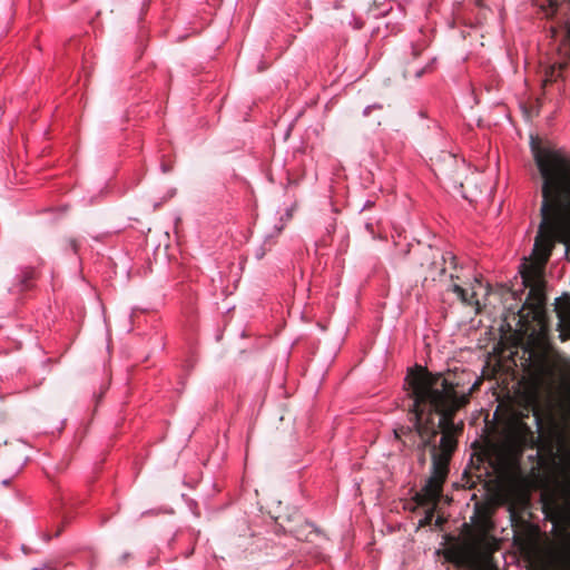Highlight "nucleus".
<instances>
[{
    "label": "nucleus",
    "instance_id": "nucleus-1",
    "mask_svg": "<svg viewBox=\"0 0 570 570\" xmlns=\"http://www.w3.org/2000/svg\"><path fill=\"white\" fill-rule=\"evenodd\" d=\"M405 380L412 399L409 421L414 424L417 438L414 449L420 452L430 450L432 459L430 476L414 500L422 507L436 505L458 448V438L463 433L464 423H455L454 416L468 404V397H458L451 383L420 365L409 370Z\"/></svg>",
    "mask_w": 570,
    "mask_h": 570
},
{
    "label": "nucleus",
    "instance_id": "nucleus-2",
    "mask_svg": "<svg viewBox=\"0 0 570 570\" xmlns=\"http://www.w3.org/2000/svg\"><path fill=\"white\" fill-rule=\"evenodd\" d=\"M559 440L564 451L560 468L559 500H554L549 505V517L559 530V547L556 557L558 570H570V450L567 448L566 436L561 432Z\"/></svg>",
    "mask_w": 570,
    "mask_h": 570
},
{
    "label": "nucleus",
    "instance_id": "nucleus-3",
    "mask_svg": "<svg viewBox=\"0 0 570 570\" xmlns=\"http://www.w3.org/2000/svg\"><path fill=\"white\" fill-rule=\"evenodd\" d=\"M532 366L541 383L553 387L567 385L570 381V360L561 354L550 342L542 341L531 354Z\"/></svg>",
    "mask_w": 570,
    "mask_h": 570
},
{
    "label": "nucleus",
    "instance_id": "nucleus-4",
    "mask_svg": "<svg viewBox=\"0 0 570 570\" xmlns=\"http://www.w3.org/2000/svg\"><path fill=\"white\" fill-rule=\"evenodd\" d=\"M538 438L522 417L512 419L503 431L501 452L509 461L518 462L527 449H534Z\"/></svg>",
    "mask_w": 570,
    "mask_h": 570
},
{
    "label": "nucleus",
    "instance_id": "nucleus-5",
    "mask_svg": "<svg viewBox=\"0 0 570 570\" xmlns=\"http://www.w3.org/2000/svg\"><path fill=\"white\" fill-rule=\"evenodd\" d=\"M435 175L448 186L461 194V196L470 202L473 200V195H469L464 190V173L465 166L454 155L443 153L434 161L433 168Z\"/></svg>",
    "mask_w": 570,
    "mask_h": 570
},
{
    "label": "nucleus",
    "instance_id": "nucleus-6",
    "mask_svg": "<svg viewBox=\"0 0 570 570\" xmlns=\"http://www.w3.org/2000/svg\"><path fill=\"white\" fill-rule=\"evenodd\" d=\"M276 523L284 532L293 534L298 540H307L308 535L305 534L304 530L305 528L312 527L303 520L298 512L288 515H278Z\"/></svg>",
    "mask_w": 570,
    "mask_h": 570
},
{
    "label": "nucleus",
    "instance_id": "nucleus-7",
    "mask_svg": "<svg viewBox=\"0 0 570 570\" xmlns=\"http://www.w3.org/2000/svg\"><path fill=\"white\" fill-rule=\"evenodd\" d=\"M448 560L455 563L458 567L468 568V570H498L497 567L490 563H475L464 549L449 551Z\"/></svg>",
    "mask_w": 570,
    "mask_h": 570
},
{
    "label": "nucleus",
    "instance_id": "nucleus-8",
    "mask_svg": "<svg viewBox=\"0 0 570 570\" xmlns=\"http://www.w3.org/2000/svg\"><path fill=\"white\" fill-rule=\"evenodd\" d=\"M558 324L557 330L559 332V338L562 342L570 340V302H566L556 307Z\"/></svg>",
    "mask_w": 570,
    "mask_h": 570
},
{
    "label": "nucleus",
    "instance_id": "nucleus-9",
    "mask_svg": "<svg viewBox=\"0 0 570 570\" xmlns=\"http://www.w3.org/2000/svg\"><path fill=\"white\" fill-rule=\"evenodd\" d=\"M394 438L402 442L403 446L414 449L416 445V431L414 424L411 425H399L393 430Z\"/></svg>",
    "mask_w": 570,
    "mask_h": 570
},
{
    "label": "nucleus",
    "instance_id": "nucleus-10",
    "mask_svg": "<svg viewBox=\"0 0 570 570\" xmlns=\"http://www.w3.org/2000/svg\"><path fill=\"white\" fill-rule=\"evenodd\" d=\"M434 376H438L440 375L443 380H446L449 383L452 384V389H453V392L454 394L458 396V397H463V396H466L468 397V403L470 402V395L472 393H474L476 390H479V386L481 385V380L478 379L473 384L472 386L470 387L469 392L468 393H464V392H460L458 389L461 386V382L459 380H456V376L455 375H448V376H444L443 374L441 373H436V374H433Z\"/></svg>",
    "mask_w": 570,
    "mask_h": 570
},
{
    "label": "nucleus",
    "instance_id": "nucleus-11",
    "mask_svg": "<svg viewBox=\"0 0 570 570\" xmlns=\"http://www.w3.org/2000/svg\"><path fill=\"white\" fill-rule=\"evenodd\" d=\"M451 289H452V292H454L458 295L459 299L463 304L469 305V306H472L474 304L479 305V302L476 299L474 301V297H475L474 293L471 296H469L466 291L458 284H453Z\"/></svg>",
    "mask_w": 570,
    "mask_h": 570
},
{
    "label": "nucleus",
    "instance_id": "nucleus-12",
    "mask_svg": "<svg viewBox=\"0 0 570 570\" xmlns=\"http://www.w3.org/2000/svg\"><path fill=\"white\" fill-rule=\"evenodd\" d=\"M33 278V271L28 269L23 273L22 284L28 288V282Z\"/></svg>",
    "mask_w": 570,
    "mask_h": 570
},
{
    "label": "nucleus",
    "instance_id": "nucleus-13",
    "mask_svg": "<svg viewBox=\"0 0 570 570\" xmlns=\"http://www.w3.org/2000/svg\"><path fill=\"white\" fill-rule=\"evenodd\" d=\"M493 541H494V539H493V538H491V537L483 535V537L481 538V543H482V546H484V548H487L488 550H491V549H492L490 546H491V543H492Z\"/></svg>",
    "mask_w": 570,
    "mask_h": 570
},
{
    "label": "nucleus",
    "instance_id": "nucleus-14",
    "mask_svg": "<svg viewBox=\"0 0 570 570\" xmlns=\"http://www.w3.org/2000/svg\"><path fill=\"white\" fill-rule=\"evenodd\" d=\"M32 570H56L52 563H43L40 567H36Z\"/></svg>",
    "mask_w": 570,
    "mask_h": 570
},
{
    "label": "nucleus",
    "instance_id": "nucleus-15",
    "mask_svg": "<svg viewBox=\"0 0 570 570\" xmlns=\"http://www.w3.org/2000/svg\"><path fill=\"white\" fill-rule=\"evenodd\" d=\"M365 228H366V230H367V232H368V233L374 237L375 232H374V226H373V224H372V223H366Z\"/></svg>",
    "mask_w": 570,
    "mask_h": 570
},
{
    "label": "nucleus",
    "instance_id": "nucleus-16",
    "mask_svg": "<svg viewBox=\"0 0 570 570\" xmlns=\"http://www.w3.org/2000/svg\"><path fill=\"white\" fill-rule=\"evenodd\" d=\"M69 245L73 249V252H77L78 244H77L76 239H73V238L69 239Z\"/></svg>",
    "mask_w": 570,
    "mask_h": 570
},
{
    "label": "nucleus",
    "instance_id": "nucleus-17",
    "mask_svg": "<svg viewBox=\"0 0 570 570\" xmlns=\"http://www.w3.org/2000/svg\"><path fill=\"white\" fill-rule=\"evenodd\" d=\"M424 71H425L424 68H420V69L414 70V77L415 78H420L424 73Z\"/></svg>",
    "mask_w": 570,
    "mask_h": 570
},
{
    "label": "nucleus",
    "instance_id": "nucleus-18",
    "mask_svg": "<svg viewBox=\"0 0 570 570\" xmlns=\"http://www.w3.org/2000/svg\"><path fill=\"white\" fill-rule=\"evenodd\" d=\"M426 461V458H425V452H420V458H419V462L421 464H424Z\"/></svg>",
    "mask_w": 570,
    "mask_h": 570
},
{
    "label": "nucleus",
    "instance_id": "nucleus-19",
    "mask_svg": "<svg viewBox=\"0 0 570 570\" xmlns=\"http://www.w3.org/2000/svg\"><path fill=\"white\" fill-rule=\"evenodd\" d=\"M566 39L570 43V24L566 27Z\"/></svg>",
    "mask_w": 570,
    "mask_h": 570
},
{
    "label": "nucleus",
    "instance_id": "nucleus-20",
    "mask_svg": "<svg viewBox=\"0 0 570 570\" xmlns=\"http://www.w3.org/2000/svg\"><path fill=\"white\" fill-rule=\"evenodd\" d=\"M410 76H411V70L406 69V70L404 71V78H407V77H410Z\"/></svg>",
    "mask_w": 570,
    "mask_h": 570
},
{
    "label": "nucleus",
    "instance_id": "nucleus-21",
    "mask_svg": "<svg viewBox=\"0 0 570 570\" xmlns=\"http://www.w3.org/2000/svg\"><path fill=\"white\" fill-rule=\"evenodd\" d=\"M466 484H468V487H469V488H473V487L475 485V483H474V482H471V483H470V480H468V481H466Z\"/></svg>",
    "mask_w": 570,
    "mask_h": 570
},
{
    "label": "nucleus",
    "instance_id": "nucleus-22",
    "mask_svg": "<svg viewBox=\"0 0 570 570\" xmlns=\"http://www.w3.org/2000/svg\"><path fill=\"white\" fill-rule=\"evenodd\" d=\"M446 256H449V258H450L452 262H454L455 257H454V256H452V254H451V253H446Z\"/></svg>",
    "mask_w": 570,
    "mask_h": 570
},
{
    "label": "nucleus",
    "instance_id": "nucleus-23",
    "mask_svg": "<svg viewBox=\"0 0 570 570\" xmlns=\"http://www.w3.org/2000/svg\"><path fill=\"white\" fill-rule=\"evenodd\" d=\"M540 422H541L540 417L538 415H535V423L538 426L540 425Z\"/></svg>",
    "mask_w": 570,
    "mask_h": 570
},
{
    "label": "nucleus",
    "instance_id": "nucleus-24",
    "mask_svg": "<svg viewBox=\"0 0 570 570\" xmlns=\"http://www.w3.org/2000/svg\"><path fill=\"white\" fill-rule=\"evenodd\" d=\"M444 273H445V268H444V267H442V268L440 269V273H439V274H440V276H442Z\"/></svg>",
    "mask_w": 570,
    "mask_h": 570
},
{
    "label": "nucleus",
    "instance_id": "nucleus-25",
    "mask_svg": "<svg viewBox=\"0 0 570 570\" xmlns=\"http://www.w3.org/2000/svg\"><path fill=\"white\" fill-rule=\"evenodd\" d=\"M129 557V553L122 556V561H125Z\"/></svg>",
    "mask_w": 570,
    "mask_h": 570
},
{
    "label": "nucleus",
    "instance_id": "nucleus-26",
    "mask_svg": "<svg viewBox=\"0 0 570 570\" xmlns=\"http://www.w3.org/2000/svg\"><path fill=\"white\" fill-rule=\"evenodd\" d=\"M61 532V529H58V531L56 532V535H59Z\"/></svg>",
    "mask_w": 570,
    "mask_h": 570
},
{
    "label": "nucleus",
    "instance_id": "nucleus-27",
    "mask_svg": "<svg viewBox=\"0 0 570 570\" xmlns=\"http://www.w3.org/2000/svg\"><path fill=\"white\" fill-rule=\"evenodd\" d=\"M3 484L8 485V484H9V481H8V480H4V481H3Z\"/></svg>",
    "mask_w": 570,
    "mask_h": 570
},
{
    "label": "nucleus",
    "instance_id": "nucleus-28",
    "mask_svg": "<svg viewBox=\"0 0 570 570\" xmlns=\"http://www.w3.org/2000/svg\"><path fill=\"white\" fill-rule=\"evenodd\" d=\"M568 412H569V415H570V402H569V405H568Z\"/></svg>",
    "mask_w": 570,
    "mask_h": 570
}]
</instances>
